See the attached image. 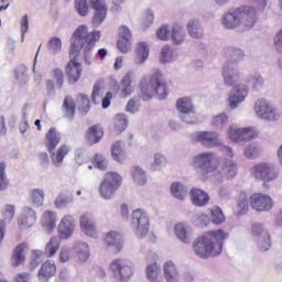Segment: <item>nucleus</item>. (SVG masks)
I'll return each mask as SVG.
<instances>
[{
    "label": "nucleus",
    "mask_w": 282,
    "mask_h": 282,
    "mask_svg": "<svg viewBox=\"0 0 282 282\" xmlns=\"http://www.w3.org/2000/svg\"><path fill=\"white\" fill-rule=\"evenodd\" d=\"M62 110L65 118L74 120V117L76 116V101L74 100V97L66 96L64 98Z\"/></svg>",
    "instance_id": "nucleus-24"
},
{
    "label": "nucleus",
    "mask_w": 282,
    "mask_h": 282,
    "mask_svg": "<svg viewBox=\"0 0 282 282\" xmlns=\"http://www.w3.org/2000/svg\"><path fill=\"white\" fill-rule=\"evenodd\" d=\"M51 77L55 80L56 88L63 89V85H65V73L61 68H53L51 70Z\"/></svg>",
    "instance_id": "nucleus-47"
},
{
    "label": "nucleus",
    "mask_w": 282,
    "mask_h": 282,
    "mask_svg": "<svg viewBox=\"0 0 282 282\" xmlns=\"http://www.w3.org/2000/svg\"><path fill=\"white\" fill-rule=\"evenodd\" d=\"M132 221L137 224V235L139 237H145L149 235V229L151 228V220L149 215L144 209H135L132 212Z\"/></svg>",
    "instance_id": "nucleus-12"
},
{
    "label": "nucleus",
    "mask_w": 282,
    "mask_h": 282,
    "mask_svg": "<svg viewBox=\"0 0 282 282\" xmlns=\"http://www.w3.org/2000/svg\"><path fill=\"white\" fill-rule=\"evenodd\" d=\"M105 131L100 124H94L88 128L85 134V140L88 144H98L99 140H102Z\"/></svg>",
    "instance_id": "nucleus-19"
},
{
    "label": "nucleus",
    "mask_w": 282,
    "mask_h": 282,
    "mask_svg": "<svg viewBox=\"0 0 282 282\" xmlns=\"http://www.w3.org/2000/svg\"><path fill=\"white\" fill-rule=\"evenodd\" d=\"M163 274L167 282H180V269L173 260H167L163 263Z\"/></svg>",
    "instance_id": "nucleus-17"
},
{
    "label": "nucleus",
    "mask_w": 282,
    "mask_h": 282,
    "mask_svg": "<svg viewBox=\"0 0 282 282\" xmlns=\"http://www.w3.org/2000/svg\"><path fill=\"white\" fill-rule=\"evenodd\" d=\"M115 131L118 135L123 131H127V127H129V119H127V115L118 113L113 119Z\"/></svg>",
    "instance_id": "nucleus-32"
},
{
    "label": "nucleus",
    "mask_w": 282,
    "mask_h": 282,
    "mask_svg": "<svg viewBox=\"0 0 282 282\" xmlns=\"http://www.w3.org/2000/svg\"><path fill=\"white\" fill-rule=\"evenodd\" d=\"M173 61V48L171 46L165 45L161 51V62L162 63H171Z\"/></svg>",
    "instance_id": "nucleus-56"
},
{
    "label": "nucleus",
    "mask_w": 282,
    "mask_h": 282,
    "mask_svg": "<svg viewBox=\"0 0 282 282\" xmlns=\"http://www.w3.org/2000/svg\"><path fill=\"white\" fill-rule=\"evenodd\" d=\"M110 270H112V272H118L120 281H129V278L133 275V270L127 264V261L122 259L113 260L110 263Z\"/></svg>",
    "instance_id": "nucleus-13"
},
{
    "label": "nucleus",
    "mask_w": 282,
    "mask_h": 282,
    "mask_svg": "<svg viewBox=\"0 0 282 282\" xmlns=\"http://www.w3.org/2000/svg\"><path fill=\"white\" fill-rule=\"evenodd\" d=\"M18 224L22 230L32 228L36 224V212L32 210V208H26L24 214L19 218Z\"/></svg>",
    "instance_id": "nucleus-22"
},
{
    "label": "nucleus",
    "mask_w": 282,
    "mask_h": 282,
    "mask_svg": "<svg viewBox=\"0 0 282 282\" xmlns=\"http://www.w3.org/2000/svg\"><path fill=\"white\" fill-rule=\"evenodd\" d=\"M76 227L72 216H65L58 225V235L62 239H69L74 235Z\"/></svg>",
    "instance_id": "nucleus-16"
},
{
    "label": "nucleus",
    "mask_w": 282,
    "mask_h": 282,
    "mask_svg": "<svg viewBox=\"0 0 282 282\" xmlns=\"http://www.w3.org/2000/svg\"><path fill=\"white\" fill-rule=\"evenodd\" d=\"M155 19V15L153 14V11H151L150 9H148L142 18V28L144 30H147V28H151V25H153V21Z\"/></svg>",
    "instance_id": "nucleus-55"
},
{
    "label": "nucleus",
    "mask_w": 282,
    "mask_h": 282,
    "mask_svg": "<svg viewBox=\"0 0 282 282\" xmlns=\"http://www.w3.org/2000/svg\"><path fill=\"white\" fill-rule=\"evenodd\" d=\"M259 137V131L257 129L249 127L242 128V141L246 142L248 140H254V138Z\"/></svg>",
    "instance_id": "nucleus-54"
},
{
    "label": "nucleus",
    "mask_w": 282,
    "mask_h": 282,
    "mask_svg": "<svg viewBox=\"0 0 282 282\" xmlns=\"http://www.w3.org/2000/svg\"><path fill=\"white\" fill-rule=\"evenodd\" d=\"M58 249L50 248L45 249V251H41L39 249L33 250V261L36 263H41V261H45V259H50V257H54Z\"/></svg>",
    "instance_id": "nucleus-37"
},
{
    "label": "nucleus",
    "mask_w": 282,
    "mask_h": 282,
    "mask_svg": "<svg viewBox=\"0 0 282 282\" xmlns=\"http://www.w3.org/2000/svg\"><path fill=\"white\" fill-rule=\"evenodd\" d=\"M174 235L183 243H191V241H193V234L191 232V227L186 226L183 223H178L175 225Z\"/></svg>",
    "instance_id": "nucleus-20"
},
{
    "label": "nucleus",
    "mask_w": 282,
    "mask_h": 282,
    "mask_svg": "<svg viewBox=\"0 0 282 282\" xmlns=\"http://www.w3.org/2000/svg\"><path fill=\"white\" fill-rule=\"evenodd\" d=\"M172 41L175 45H181L186 41V33L184 32V28L180 24H174L172 28Z\"/></svg>",
    "instance_id": "nucleus-41"
},
{
    "label": "nucleus",
    "mask_w": 282,
    "mask_h": 282,
    "mask_svg": "<svg viewBox=\"0 0 282 282\" xmlns=\"http://www.w3.org/2000/svg\"><path fill=\"white\" fill-rule=\"evenodd\" d=\"M63 47V43L61 42V39L58 37H52L48 42V50L50 52H53V54H56V52H61Z\"/></svg>",
    "instance_id": "nucleus-57"
},
{
    "label": "nucleus",
    "mask_w": 282,
    "mask_h": 282,
    "mask_svg": "<svg viewBox=\"0 0 282 282\" xmlns=\"http://www.w3.org/2000/svg\"><path fill=\"white\" fill-rule=\"evenodd\" d=\"M224 83L227 87H234L231 95L229 96V105L231 109H237L239 102H243L248 96V88L239 85V74H230V68L224 66L223 68Z\"/></svg>",
    "instance_id": "nucleus-4"
},
{
    "label": "nucleus",
    "mask_w": 282,
    "mask_h": 282,
    "mask_svg": "<svg viewBox=\"0 0 282 282\" xmlns=\"http://www.w3.org/2000/svg\"><path fill=\"white\" fill-rule=\"evenodd\" d=\"M195 254H197L199 259H209V257L221 254V248H196Z\"/></svg>",
    "instance_id": "nucleus-42"
},
{
    "label": "nucleus",
    "mask_w": 282,
    "mask_h": 282,
    "mask_svg": "<svg viewBox=\"0 0 282 282\" xmlns=\"http://www.w3.org/2000/svg\"><path fill=\"white\" fill-rule=\"evenodd\" d=\"M31 200L33 206H43V202H45V192H43V189L31 191Z\"/></svg>",
    "instance_id": "nucleus-49"
},
{
    "label": "nucleus",
    "mask_w": 282,
    "mask_h": 282,
    "mask_svg": "<svg viewBox=\"0 0 282 282\" xmlns=\"http://www.w3.org/2000/svg\"><path fill=\"white\" fill-rule=\"evenodd\" d=\"M248 204H250V199L248 200V195H246V192H241L236 206V215H246V213L249 210Z\"/></svg>",
    "instance_id": "nucleus-38"
},
{
    "label": "nucleus",
    "mask_w": 282,
    "mask_h": 282,
    "mask_svg": "<svg viewBox=\"0 0 282 282\" xmlns=\"http://www.w3.org/2000/svg\"><path fill=\"white\" fill-rule=\"evenodd\" d=\"M102 85L100 83H96L93 87V93H91V100L95 104L100 102V100H102Z\"/></svg>",
    "instance_id": "nucleus-53"
},
{
    "label": "nucleus",
    "mask_w": 282,
    "mask_h": 282,
    "mask_svg": "<svg viewBox=\"0 0 282 282\" xmlns=\"http://www.w3.org/2000/svg\"><path fill=\"white\" fill-rule=\"evenodd\" d=\"M195 139L197 140V142H200L203 147L213 148V147H219V144H221V142L219 141V134L213 131L196 132Z\"/></svg>",
    "instance_id": "nucleus-14"
},
{
    "label": "nucleus",
    "mask_w": 282,
    "mask_h": 282,
    "mask_svg": "<svg viewBox=\"0 0 282 282\" xmlns=\"http://www.w3.org/2000/svg\"><path fill=\"white\" fill-rule=\"evenodd\" d=\"M78 109L80 113H89V109H91V105L89 104V97L85 94H79L77 96Z\"/></svg>",
    "instance_id": "nucleus-48"
},
{
    "label": "nucleus",
    "mask_w": 282,
    "mask_h": 282,
    "mask_svg": "<svg viewBox=\"0 0 282 282\" xmlns=\"http://www.w3.org/2000/svg\"><path fill=\"white\" fill-rule=\"evenodd\" d=\"M228 135L232 142H243V128L231 126L228 130Z\"/></svg>",
    "instance_id": "nucleus-50"
},
{
    "label": "nucleus",
    "mask_w": 282,
    "mask_h": 282,
    "mask_svg": "<svg viewBox=\"0 0 282 282\" xmlns=\"http://www.w3.org/2000/svg\"><path fill=\"white\" fill-rule=\"evenodd\" d=\"M171 194L176 199L184 200L186 197H188V189L180 182H174L171 185Z\"/></svg>",
    "instance_id": "nucleus-35"
},
{
    "label": "nucleus",
    "mask_w": 282,
    "mask_h": 282,
    "mask_svg": "<svg viewBox=\"0 0 282 282\" xmlns=\"http://www.w3.org/2000/svg\"><path fill=\"white\" fill-rule=\"evenodd\" d=\"M145 274L151 282L164 281V278H162V273H160V265L158 264V262L148 264L145 269Z\"/></svg>",
    "instance_id": "nucleus-29"
},
{
    "label": "nucleus",
    "mask_w": 282,
    "mask_h": 282,
    "mask_svg": "<svg viewBox=\"0 0 282 282\" xmlns=\"http://www.w3.org/2000/svg\"><path fill=\"white\" fill-rule=\"evenodd\" d=\"M61 144V132L56 128H50L45 134V147L48 153L56 151V147Z\"/></svg>",
    "instance_id": "nucleus-18"
},
{
    "label": "nucleus",
    "mask_w": 282,
    "mask_h": 282,
    "mask_svg": "<svg viewBox=\"0 0 282 282\" xmlns=\"http://www.w3.org/2000/svg\"><path fill=\"white\" fill-rule=\"evenodd\" d=\"M254 111L259 118L262 120H273L276 121L281 118V113L276 111V108L272 106L270 102L265 101V99H259L256 101Z\"/></svg>",
    "instance_id": "nucleus-11"
},
{
    "label": "nucleus",
    "mask_w": 282,
    "mask_h": 282,
    "mask_svg": "<svg viewBox=\"0 0 282 282\" xmlns=\"http://www.w3.org/2000/svg\"><path fill=\"white\" fill-rule=\"evenodd\" d=\"M139 87L143 100H151L155 96L164 100L169 96V84L160 69H154L151 75L143 77Z\"/></svg>",
    "instance_id": "nucleus-2"
},
{
    "label": "nucleus",
    "mask_w": 282,
    "mask_h": 282,
    "mask_svg": "<svg viewBox=\"0 0 282 282\" xmlns=\"http://www.w3.org/2000/svg\"><path fill=\"white\" fill-rule=\"evenodd\" d=\"M194 164L200 170L203 177H208L212 174L216 182L232 180L237 175V164L232 160L219 162L217 154L214 152H203L196 155Z\"/></svg>",
    "instance_id": "nucleus-1"
},
{
    "label": "nucleus",
    "mask_w": 282,
    "mask_h": 282,
    "mask_svg": "<svg viewBox=\"0 0 282 282\" xmlns=\"http://www.w3.org/2000/svg\"><path fill=\"white\" fill-rule=\"evenodd\" d=\"M100 39H98V35L93 36V40H89L86 44H80V50L84 48V61L87 63V65H91V58H94V47L96 46V43H98Z\"/></svg>",
    "instance_id": "nucleus-26"
},
{
    "label": "nucleus",
    "mask_w": 282,
    "mask_h": 282,
    "mask_svg": "<svg viewBox=\"0 0 282 282\" xmlns=\"http://www.w3.org/2000/svg\"><path fill=\"white\" fill-rule=\"evenodd\" d=\"M54 274H56V264L50 261H46L42 264L37 273V276L40 281L47 282L50 281V279H52V276H54Z\"/></svg>",
    "instance_id": "nucleus-23"
},
{
    "label": "nucleus",
    "mask_w": 282,
    "mask_h": 282,
    "mask_svg": "<svg viewBox=\"0 0 282 282\" xmlns=\"http://www.w3.org/2000/svg\"><path fill=\"white\" fill-rule=\"evenodd\" d=\"M212 124L214 127H224L225 124H228V116H226V113L215 116L212 120Z\"/></svg>",
    "instance_id": "nucleus-58"
},
{
    "label": "nucleus",
    "mask_w": 282,
    "mask_h": 282,
    "mask_svg": "<svg viewBox=\"0 0 282 282\" xmlns=\"http://www.w3.org/2000/svg\"><path fill=\"white\" fill-rule=\"evenodd\" d=\"M111 155L116 162H124V147L121 140L116 141L111 147Z\"/></svg>",
    "instance_id": "nucleus-36"
},
{
    "label": "nucleus",
    "mask_w": 282,
    "mask_h": 282,
    "mask_svg": "<svg viewBox=\"0 0 282 282\" xmlns=\"http://www.w3.org/2000/svg\"><path fill=\"white\" fill-rule=\"evenodd\" d=\"M191 199L194 206H206V204L210 202V197L208 196V193L199 188H193L191 191Z\"/></svg>",
    "instance_id": "nucleus-27"
},
{
    "label": "nucleus",
    "mask_w": 282,
    "mask_h": 282,
    "mask_svg": "<svg viewBox=\"0 0 282 282\" xmlns=\"http://www.w3.org/2000/svg\"><path fill=\"white\" fill-rule=\"evenodd\" d=\"M104 241L107 246H113L115 248H122V236L118 231H109L104 237Z\"/></svg>",
    "instance_id": "nucleus-34"
},
{
    "label": "nucleus",
    "mask_w": 282,
    "mask_h": 282,
    "mask_svg": "<svg viewBox=\"0 0 282 282\" xmlns=\"http://www.w3.org/2000/svg\"><path fill=\"white\" fill-rule=\"evenodd\" d=\"M176 109L180 113H194L193 100L188 97H182L176 101Z\"/></svg>",
    "instance_id": "nucleus-33"
},
{
    "label": "nucleus",
    "mask_w": 282,
    "mask_h": 282,
    "mask_svg": "<svg viewBox=\"0 0 282 282\" xmlns=\"http://www.w3.org/2000/svg\"><path fill=\"white\" fill-rule=\"evenodd\" d=\"M61 235L53 236L48 243L46 245V248H61V241H62Z\"/></svg>",
    "instance_id": "nucleus-62"
},
{
    "label": "nucleus",
    "mask_w": 282,
    "mask_h": 282,
    "mask_svg": "<svg viewBox=\"0 0 282 282\" xmlns=\"http://www.w3.org/2000/svg\"><path fill=\"white\" fill-rule=\"evenodd\" d=\"M119 36L120 39L117 42V47L122 54H127L131 51V31L127 26H120Z\"/></svg>",
    "instance_id": "nucleus-15"
},
{
    "label": "nucleus",
    "mask_w": 282,
    "mask_h": 282,
    "mask_svg": "<svg viewBox=\"0 0 282 282\" xmlns=\"http://www.w3.org/2000/svg\"><path fill=\"white\" fill-rule=\"evenodd\" d=\"M75 9L80 17H87L89 14V4L87 0H75Z\"/></svg>",
    "instance_id": "nucleus-51"
},
{
    "label": "nucleus",
    "mask_w": 282,
    "mask_h": 282,
    "mask_svg": "<svg viewBox=\"0 0 282 282\" xmlns=\"http://www.w3.org/2000/svg\"><path fill=\"white\" fill-rule=\"evenodd\" d=\"M98 36L100 39V31L88 32L87 25H80L76 29L73 34V43L69 48V55L74 56V54H80V45H85L89 43V41H94V36Z\"/></svg>",
    "instance_id": "nucleus-7"
},
{
    "label": "nucleus",
    "mask_w": 282,
    "mask_h": 282,
    "mask_svg": "<svg viewBox=\"0 0 282 282\" xmlns=\"http://www.w3.org/2000/svg\"><path fill=\"white\" fill-rule=\"evenodd\" d=\"M131 175L137 186H144V184H147V173H144V170H142V167H132Z\"/></svg>",
    "instance_id": "nucleus-43"
},
{
    "label": "nucleus",
    "mask_w": 282,
    "mask_h": 282,
    "mask_svg": "<svg viewBox=\"0 0 282 282\" xmlns=\"http://www.w3.org/2000/svg\"><path fill=\"white\" fill-rule=\"evenodd\" d=\"M42 226L47 232H52V230L56 228V213L50 210L44 212L42 216Z\"/></svg>",
    "instance_id": "nucleus-30"
},
{
    "label": "nucleus",
    "mask_w": 282,
    "mask_h": 282,
    "mask_svg": "<svg viewBox=\"0 0 282 282\" xmlns=\"http://www.w3.org/2000/svg\"><path fill=\"white\" fill-rule=\"evenodd\" d=\"M156 36L161 41H169V25L163 24L158 31Z\"/></svg>",
    "instance_id": "nucleus-60"
},
{
    "label": "nucleus",
    "mask_w": 282,
    "mask_h": 282,
    "mask_svg": "<svg viewBox=\"0 0 282 282\" xmlns=\"http://www.w3.org/2000/svg\"><path fill=\"white\" fill-rule=\"evenodd\" d=\"M72 202H74L72 192L62 193L57 196L55 206L56 208H63L64 206H67V204H72Z\"/></svg>",
    "instance_id": "nucleus-45"
},
{
    "label": "nucleus",
    "mask_w": 282,
    "mask_h": 282,
    "mask_svg": "<svg viewBox=\"0 0 282 282\" xmlns=\"http://www.w3.org/2000/svg\"><path fill=\"white\" fill-rule=\"evenodd\" d=\"M4 219H12L14 217V206L12 205H6L4 212H3Z\"/></svg>",
    "instance_id": "nucleus-64"
},
{
    "label": "nucleus",
    "mask_w": 282,
    "mask_h": 282,
    "mask_svg": "<svg viewBox=\"0 0 282 282\" xmlns=\"http://www.w3.org/2000/svg\"><path fill=\"white\" fill-rule=\"evenodd\" d=\"M249 206L258 213H268L274 208V200L270 195L256 192L249 197Z\"/></svg>",
    "instance_id": "nucleus-9"
},
{
    "label": "nucleus",
    "mask_w": 282,
    "mask_h": 282,
    "mask_svg": "<svg viewBox=\"0 0 282 282\" xmlns=\"http://www.w3.org/2000/svg\"><path fill=\"white\" fill-rule=\"evenodd\" d=\"M226 237L228 234L221 229L207 231L194 240V248H213L215 243H221Z\"/></svg>",
    "instance_id": "nucleus-8"
},
{
    "label": "nucleus",
    "mask_w": 282,
    "mask_h": 282,
    "mask_svg": "<svg viewBox=\"0 0 282 282\" xmlns=\"http://www.w3.org/2000/svg\"><path fill=\"white\" fill-rule=\"evenodd\" d=\"M131 83H133V72L129 70L121 79V98H127L133 94Z\"/></svg>",
    "instance_id": "nucleus-28"
},
{
    "label": "nucleus",
    "mask_w": 282,
    "mask_h": 282,
    "mask_svg": "<svg viewBox=\"0 0 282 282\" xmlns=\"http://www.w3.org/2000/svg\"><path fill=\"white\" fill-rule=\"evenodd\" d=\"M274 45L276 52H279V54H282V30L276 33L274 39Z\"/></svg>",
    "instance_id": "nucleus-63"
},
{
    "label": "nucleus",
    "mask_w": 282,
    "mask_h": 282,
    "mask_svg": "<svg viewBox=\"0 0 282 282\" xmlns=\"http://www.w3.org/2000/svg\"><path fill=\"white\" fill-rule=\"evenodd\" d=\"M91 164L95 169H98L99 171H107L109 164L107 163V159H105V155L100 153H96L91 159Z\"/></svg>",
    "instance_id": "nucleus-44"
},
{
    "label": "nucleus",
    "mask_w": 282,
    "mask_h": 282,
    "mask_svg": "<svg viewBox=\"0 0 282 282\" xmlns=\"http://www.w3.org/2000/svg\"><path fill=\"white\" fill-rule=\"evenodd\" d=\"M122 182L123 178L120 173L113 171L106 172L98 188L100 197H102V199H113V197H116V193L120 191Z\"/></svg>",
    "instance_id": "nucleus-5"
},
{
    "label": "nucleus",
    "mask_w": 282,
    "mask_h": 282,
    "mask_svg": "<svg viewBox=\"0 0 282 282\" xmlns=\"http://www.w3.org/2000/svg\"><path fill=\"white\" fill-rule=\"evenodd\" d=\"M149 58V44L140 42L137 45V59L138 63H144Z\"/></svg>",
    "instance_id": "nucleus-46"
},
{
    "label": "nucleus",
    "mask_w": 282,
    "mask_h": 282,
    "mask_svg": "<svg viewBox=\"0 0 282 282\" xmlns=\"http://www.w3.org/2000/svg\"><path fill=\"white\" fill-rule=\"evenodd\" d=\"M187 32L192 39H202V36H204V31L197 20H191L187 23Z\"/></svg>",
    "instance_id": "nucleus-40"
},
{
    "label": "nucleus",
    "mask_w": 282,
    "mask_h": 282,
    "mask_svg": "<svg viewBox=\"0 0 282 282\" xmlns=\"http://www.w3.org/2000/svg\"><path fill=\"white\" fill-rule=\"evenodd\" d=\"M8 186H10V181L6 175V164L0 163V191H8Z\"/></svg>",
    "instance_id": "nucleus-52"
},
{
    "label": "nucleus",
    "mask_w": 282,
    "mask_h": 282,
    "mask_svg": "<svg viewBox=\"0 0 282 282\" xmlns=\"http://www.w3.org/2000/svg\"><path fill=\"white\" fill-rule=\"evenodd\" d=\"M80 228L88 237H98V230H96V224L91 220L88 214H84L80 217Z\"/></svg>",
    "instance_id": "nucleus-21"
},
{
    "label": "nucleus",
    "mask_w": 282,
    "mask_h": 282,
    "mask_svg": "<svg viewBox=\"0 0 282 282\" xmlns=\"http://www.w3.org/2000/svg\"><path fill=\"white\" fill-rule=\"evenodd\" d=\"M69 151L72 149L67 144H62L56 152H50L51 153V160L55 166H61L63 164V161L67 155L69 154Z\"/></svg>",
    "instance_id": "nucleus-25"
},
{
    "label": "nucleus",
    "mask_w": 282,
    "mask_h": 282,
    "mask_svg": "<svg viewBox=\"0 0 282 282\" xmlns=\"http://www.w3.org/2000/svg\"><path fill=\"white\" fill-rule=\"evenodd\" d=\"M70 59L66 64L65 67V74L68 78V83L70 85H74L80 80V76H83V64L78 62V56H80V53H75L70 55Z\"/></svg>",
    "instance_id": "nucleus-10"
},
{
    "label": "nucleus",
    "mask_w": 282,
    "mask_h": 282,
    "mask_svg": "<svg viewBox=\"0 0 282 282\" xmlns=\"http://www.w3.org/2000/svg\"><path fill=\"white\" fill-rule=\"evenodd\" d=\"M212 221L213 224H223L224 223V214L221 210L216 209L212 212Z\"/></svg>",
    "instance_id": "nucleus-61"
},
{
    "label": "nucleus",
    "mask_w": 282,
    "mask_h": 282,
    "mask_svg": "<svg viewBox=\"0 0 282 282\" xmlns=\"http://www.w3.org/2000/svg\"><path fill=\"white\" fill-rule=\"evenodd\" d=\"M228 54L236 62L237 61H243V57L246 56L243 54V51H241L239 48H230V50H228Z\"/></svg>",
    "instance_id": "nucleus-59"
},
{
    "label": "nucleus",
    "mask_w": 282,
    "mask_h": 282,
    "mask_svg": "<svg viewBox=\"0 0 282 282\" xmlns=\"http://www.w3.org/2000/svg\"><path fill=\"white\" fill-rule=\"evenodd\" d=\"M23 263H25V249L15 248L11 256V265L19 268V265H23Z\"/></svg>",
    "instance_id": "nucleus-39"
},
{
    "label": "nucleus",
    "mask_w": 282,
    "mask_h": 282,
    "mask_svg": "<svg viewBox=\"0 0 282 282\" xmlns=\"http://www.w3.org/2000/svg\"><path fill=\"white\" fill-rule=\"evenodd\" d=\"M241 23L246 28H253L257 23V10L252 7L242 6L238 9L229 10L223 18V25L227 30H235Z\"/></svg>",
    "instance_id": "nucleus-3"
},
{
    "label": "nucleus",
    "mask_w": 282,
    "mask_h": 282,
    "mask_svg": "<svg viewBox=\"0 0 282 282\" xmlns=\"http://www.w3.org/2000/svg\"><path fill=\"white\" fill-rule=\"evenodd\" d=\"M93 9L95 11L91 19L93 25H101L105 22V19H107V12H109V9L107 6L94 7Z\"/></svg>",
    "instance_id": "nucleus-31"
},
{
    "label": "nucleus",
    "mask_w": 282,
    "mask_h": 282,
    "mask_svg": "<svg viewBox=\"0 0 282 282\" xmlns=\"http://www.w3.org/2000/svg\"><path fill=\"white\" fill-rule=\"evenodd\" d=\"M250 175L253 180L263 182V186H267L269 182H274V180L279 177V171H276L274 164L270 162H260L250 169Z\"/></svg>",
    "instance_id": "nucleus-6"
}]
</instances>
